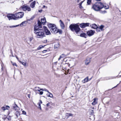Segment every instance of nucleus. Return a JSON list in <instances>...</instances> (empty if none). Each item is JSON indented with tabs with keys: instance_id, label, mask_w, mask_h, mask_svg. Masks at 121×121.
<instances>
[{
	"instance_id": "f257e3e1",
	"label": "nucleus",
	"mask_w": 121,
	"mask_h": 121,
	"mask_svg": "<svg viewBox=\"0 0 121 121\" xmlns=\"http://www.w3.org/2000/svg\"><path fill=\"white\" fill-rule=\"evenodd\" d=\"M69 27L71 31L73 32L75 31L77 34L81 30L79 25L77 24H71L70 25Z\"/></svg>"
},
{
	"instance_id": "f03ea898",
	"label": "nucleus",
	"mask_w": 121,
	"mask_h": 121,
	"mask_svg": "<svg viewBox=\"0 0 121 121\" xmlns=\"http://www.w3.org/2000/svg\"><path fill=\"white\" fill-rule=\"evenodd\" d=\"M34 32L37 35L39 36H43L44 35V30L39 29L38 26H35L34 28Z\"/></svg>"
},
{
	"instance_id": "7ed1b4c3",
	"label": "nucleus",
	"mask_w": 121,
	"mask_h": 121,
	"mask_svg": "<svg viewBox=\"0 0 121 121\" xmlns=\"http://www.w3.org/2000/svg\"><path fill=\"white\" fill-rule=\"evenodd\" d=\"M102 3L100 2H96L93 5L92 8L96 11H98L103 8Z\"/></svg>"
},
{
	"instance_id": "20e7f679",
	"label": "nucleus",
	"mask_w": 121,
	"mask_h": 121,
	"mask_svg": "<svg viewBox=\"0 0 121 121\" xmlns=\"http://www.w3.org/2000/svg\"><path fill=\"white\" fill-rule=\"evenodd\" d=\"M48 27L52 33L54 34L57 33L58 28L56 27L55 24L51 23L48 24Z\"/></svg>"
},
{
	"instance_id": "39448f33",
	"label": "nucleus",
	"mask_w": 121,
	"mask_h": 121,
	"mask_svg": "<svg viewBox=\"0 0 121 121\" xmlns=\"http://www.w3.org/2000/svg\"><path fill=\"white\" fill-rule=\"evenodd\" d=\"M24 15L23 12H20L16 13L15 14V18H21L23 17Z\"/></svg>"
},
{
	"instance_id": "423d86ee",
	"label": "nucleus",
	"mask_w": 121,
	"mask_h": 121,
	"mask_svg": "<svg viewBox=\"0 0 121 121\" xmlns=\"http://www.w3.org/2000/svg\"><path fill=\"white\" fill-rule=\"evenodd\" d=\"M22 8L24 11H25L27 10L29 11H31V9L30 7L26 5H23L22 7Z\"/></svg>"
},
{
	"instance_id": "0eeeda50",
	"label": "nucleus",
	"mask_w": 121,
	"mask_h": 121,
	"mask_svg": "<svg viewBox=\"0 0 121 121\" xmlns=\"http://www.w3.org/2000/svg\"><path fill=\"white\" fill-rule=\"evenodd\" d=\"M43 28L44 29L45 34L47 35H51V33L50 31L48 30L47 27L45 26H43Z\"/></svg>"
},
{
	"instance_id": "6e6552de",
	"label": "nucleus",
	"mask_w": 121,
	"mask_h": 121,
	"mask_svg": "<svg viewBox=\"0 0 121 121\" xmlns=\"http://www.w3.org/2000/svg\"><path fill=\"white\" fill-rule=\"evenodd\" d=\"M95 33L94 30H91L88 31L87 32V34L88 36H90L93 35Z\"/></svg>"
},
{
	"instance_id": "1a4fd4ad",
	"label": "nucleus",
	"mask_w": 121,
	"mask_h": 121,
	"mask_svg": "<svg viewBox=\"0 0 121 121\" xmlns=\"http://www.w3.org/2000/svg\"><path fill=\"white\" fill-rule=\"evenodd\" d=\"M7 17L8 18L9 20H10L12 19H15V14H8L7 15Z\"/></svg>"
},
{
	"instance_id": "9d476101",
	"label": "nucleus",
	"mask_w": 121,
	"mask_h": 121,
	"mask_svg": "<svg viewBox=\"0 0 121 121\" xmlns=\"http://www.w3.org/2000/svg\"><path fill=\"white\" fill-rule=\"evenodd\" d=\"M89 25V23H81L80 25V26L81 28H84L86 26H88Z\"/></svg>"
},
{
	"instance_id": "9b49d317",
	"label": "nucleus",
	"mask_w": 121,
	"mask_h": 121,
	"mask_svg": "<svg viewBox=\"0 0 121 121\" xmlns=\"http://www.w3.org/2000/svg\"><path fill=\"white\" fill-rule=\"evenodd\" d=\"M13 107V108H13L14 110L16 111H18L19 109V108L16 104H14V105Z\"/></svg>"
},
{
	"instance_id": "f8f14e48",
	"label": "nucleus",
	"mask_w": 121,
	"mask_h": 121,
	"mask_svg": "<svg viewBox=\"0 0 121 121\" xmlns=\"http://www.w3.org/2000/svg\"><path fill=\"white\" fill-rule=\"evenodd\" d=\"M59 22H60V26L61 29H64L65 27L64 23L61 20H60Z\"/></svg>"
},
{
	"instance_id": "ddd939ff",
	"label": "nucleus",
	"mask_w": 121,
	"mask_h": 121,
	"mask_svg": "<svg viewBox=\"0 0 121 121\" xmlns=\"http://www.w3.org/2000/svg\"><path fill=\"white\" fill-rule=\"evenodd\" d=\"M10 107L9 106H6V107H2L1 109L3 111H5L6 109L8 110L9 108Z\"/></svg>"
},
{
	"instance_id": "4468645a",
	"label": "nucleus",
	"mask_w": 121,
	"mask_h": 121,
	"mask_svg": "<svg viewBox=\"0 0 121 121\" xmlns=\"http://www.w3.org/2000/svg\"><path fill=\"white\" fill-rule=\"evenodd\" d=\"M38 24L37 25H36L35 26H37L39 27V29L41 28V22L39 21H38Z\"/></svg>"
},
{
	"instance_id": "2eb2a0df",
	"label": "nucleus",
	"mask_w": 121,
	"mask_h": 121,
	"mask_svg": "<svg viewBox=\"0 0 121 121\" xmlns=\"http://www.w3.org/2000/svg\"><path fill=\"white\" fill-rule=\"evenodd\" d=\"M35 1H34L32 3H31L30 5V7L32 8H34L35 7Z\"/></svg>"
},
{
	"instance_id": "dca6fc26",
	"label": "nucleus",
	"mask_w": 121,
	"mask_h": 121,
	"mask_svg": "<svg viewBox=\"0 0 121 121\" xmlns=\"http://www.w3.org/2000/svg\"><path fill=\"white\" fill-rule=\"evenodd\" d=\"M80 36L81 37H83L85 38L87 37V36L86 35V33H84L81 34L80 35Z\"/></svg>"
},
{
	"instance_id": "f3484780",
	"label": "nucleus",
	"mask_w": 121,
	"mask_h": 121,
	"mask_svg": "<svg viewBox=\"0 0 121 121\" xmlns=\"http://www.w3.org/2000/svg\"><path fill=\"white\" fill-rule=\"evenodd\" d=\"M88 77H87L85 78L84 79L82 80V82L85 83V82H86L88 81Z\"/></svg>"
},
{
	"instance_id": "a211bd4d",
	"label": "nucleus",
	"mask_w": 121,
	"mask_h": 121,
	"mask_svg": "<svg viewBox=\"0 0 121 121\" xmlns=\"http://www.w3.org/2000/svg\"><path fill=\"white\" fill-rule=\"evenodd\" d=\"M15 115H16V118H17L18 117V116L20 115V113L18 111H16L15 113Z\"/></svg>"
},
{
	"instance_id": "6ab92c4d",
	"label": "nucleus",
	"mask_w": 121,
	"mask_h": 121,
	"mask_svg": "<svg viewBox=\"0 0 121 121\" xmlns=\"http://www.w3.org/2000/svg\"><path fill=\"white\" fill-rule=\"evenodd\" d=\"M41 21L42 23L43 24H44L46 22V21L45 17L41 19Z\"/></svg>"
},
{
	"instance_id": "aec40b11",
	"label": "nucleus",
	"mask_w": 121,
	"mask_h": 121,
	"mask_svg": "<svg viewBox=\"0 0 121 121\" xmlns=\"http://www.w3.org/2000/svg\"><path fill=\"white\" fill-rule=\"evenodd\" d=\"M104 27V26L103 25H101L100 26H99L98 28L100 29L101 31H103L104 30L103 29Z\"/></svg>"
},
{
	"instance_id": "412c9836",
	"label": "nucleus",
	"mask_w": 121,
	"mask_h": 121,
	"mask_svg": "<svg viewBox=\"0 0 121 121\" xmlns=\"http://www.w3.org/2000/svg\"><path fill=\"white\" fill-rule=\"evenodd\" d=\"M91 27L92 28L94 29H96L98 27L97 25L95 24H93L91 25Z\"/></svg>"
},
{
	"instance_id": "4be33fe9",
	"label": "nucleus",
	"mask_w": 121,
	"mask_h": 121,
	"mask_svg": "<svg viewBox=\"0 0 121 121\" xmlns=\"http://www.w3.org/2000/svg\"><path fill=\"white\" fill-rule=\"evenodd\" d=\"M66 56V55H65V54H62L61 55H60V56L59 58L58 59V60H59L61 58L65 57Z\"/></svg>"
},
{
	"instance_id": "5701e85b",
	"label": "nucleus",
	"mask_w": 121,
	"mask_h": 121,
	"mask_svg": "<svg viewBox=\"0 0 121 121\" xmlns=\"http://www.w3.org/2000/svg\"><path fill=\"white\" fill-rule=\"evenodd\" d=\"M90 59H87L85 62V64L86 65H87L90 63Z\"/></svg>"
},
{
	"instance_id": "b1692460",
	"label": "nucleus",
	"mask_w": 121,
	"mask_h": 121,
	"mask_svg": "<svg viewBox=\"0 0 121 121\" xmlns=\"http://www.w3.org/2000/svg\"><path fill=\"white\" fill-rule=\"evenodd\" d=\"M96 98H94V101L92 103V104L93 105H95L97 103V101H96Z\"/></svg>"
},
{
	"instance_id": "393cba45",
	"label": "nucleus",
	"mask_w": 121,
	"mask_h": 121,
	"mask_svg": "<svg viewBox=\"0 0 121 121\" xmlns=\"http://www.w3.org/2000/svg\"><path fill=\"white\" fill-rule=\"evenodd\" d=\"M94 113V110H92L90 111V114L94 118V115H93V113Z\"/></svg>"
},
{
	"instance_id": "a878e982",
	"label": "nucleus",
	"mask_w": 121,
	"mask_h": 121,
	"mask_svg": "<svg viewBox=\"0 0 121 121\" xmlns=\"http://www.w3.org/2000/svg\"><path fill=\"white\" fill-rule=\"evenodd\" d=\"M19 62L20 63H22L24 66H25L26 65V62H22L20 61H19Z\"/></svg>"
},
{
	"instance_id": "bb28decb",
	"label": "nucleus",
	"mask_w": 121,
	"mask_h": 121,
	"mask_svg": "<svg viewBox=\"0 0 121 121\" xmlns=\"http://www.w3.org/2000/svg\"><path fill=\"white\" fill-rule=\"evenodd\" d=\"M57 30L58 31L57 32V33H58L59 32V34H62V31L60 29H58Z\"/></svg>"
},
{
	"instance_id": "cd10ccee",
	"label": "nucleus",
	"mask_w": 121,
	"mask_h": 121,
	"mask_svg": "<svg viewBox=\"0 0 121 121\" xmlns=\"http://www.w3.org/2000/svg\"><path fill=\"white\" fill-rule=\"evenodd\" d=\"M40 88L39 87H36L34 88V89L35 90L38 91H40Z\"/></svg>"
},
{
	"instance_id": "c85d7f7f",
	"label": "nucleus",
	"mask_w": 121,
	"mask_h": 121,
	"mask_svg": "<svg viewBox=\"0 0 121 121\" xmlns=\"http://www.w3.org/2000/svg\"><path fill=\"white\" fill-rule=\"evenodd\" d=\"M73 114L71 113H67L66 116H73Z\"/></svg>"
},
{
	"instance_id": "c756f323",
	"label": "nucleus",
	"mask_w": 121,
	"mask_h": 121,
	"mask_svg": "<svg viewBox=\"0 0 121 121\" xmlns=\"http://www.w3.org/2000/svg\"><path fill=\"white\" fill-rule=\"evenodd\" d=\"M83 2V1L81 2L79 4V8L81 9H82L83 8V7L82 6V4Z\"/></svg>"
},
{
	"instance_id": "7c9ffc66",
	"label": "nucleus",
	"mask_w": 121,
	"mask_h": 121,
	"mask_svg": "<svg viewBox=\"0 0 121 121\" xmlns=\"http://www.w3.org/2000/svg\"><path fill=\"white\" fill-rule=\"evenodd\" d=\"M48 93H49V95H48V96L50 97L51 98L52 97V96H53L52 94L49 92Z\"/></svg>"
},
{
	"instance_id": "2f4dec72",
	"label": "nucleus",
	"mask_w": 121,
	"mask_h": 121,
	"mask_svg": "<svg viewBox=\"0 0 121 121\" xmlns=\"http://www.w3.org/2000/svg\"><path fill=\"white\" fill-rule=\"evenodd\" d=\"M87 0V4L88 5L90 4L91 2V0Z\"/></svg>"
},
{
	"instance_id": "473e14b6",
	"label": "nucleus",
	"mask_w": 121,
	"mask_h": 121,
	"mask_svg": "<svg viewBox=\"0 0 121 121\" xmlns=\"http://www.w3.org/2000/svg\"><path fill=\"white\" fill-rule=\"evenodd\" d=\"M102 4L103 6V8L104 7L105 9H107L109 8V6H106V5H104L102 3Z\"/></svg>"
},
{
	"instance_id": "72a5a7b5",
	"label": "nucleus",
	"mask_w": 121,
	"mask_h": 121,
	"mask_svg": "<svg viewBox=\"0 0 121 121\" xmlns=\"http://www.w3.org/2000/svg\"><path fill=\"white\" fill-rule=\"evenodd\" d=\"M44 47V46H40L37 49L38 50H39L40 49H41Z\"/></svg>"
},
{
	"instance_id": "f704fd0d",
	"label": "nucleus",
	"mask_w": 121,
	"mask_h": 121,
	"mask_svg": "<svg viewBox=\"0 0 121 121\" xmlns=\"http://www.w3.org/2000/svg\"><path fill=\"white\" fill-rule=\"evenodd\" d=\"M19 25H16V26H10L9 27H10V28H14V27H17L18 26H19Z\"/></svg>"
},
{
	"instance_id": "c9c22d12",
	"label": "nucleus",
	"mask_w": 121,
	"mask_h": 121,
	"mask_svg": "<svg viewBox=\"0 0 121 121\" xmlns=\"http://www.w3.org/2000/svg\"><path fill=\"white\" fill-rule=\"evenodd\" d=\"M59 46V45L58 43H57V44H55L54 45L55 48H58V47L57 46H58V47Z\"/></svg>"
},
{
	"instance_id": "e433bc0d",
	"label": "nucleus",
	"mask_w": 121,
	"mask_h": 121,
	"mask_svg": "<svg viewBox=\"0 0 121 121\" xmlns=\"http://www.w3.org/2000/svg\"><path fill=\"white\" fill-rule=\"evenodd\" d=\"M38 108L40 109V110L41 109V106L40 104V103H38Z\"/></svg>"
},
{
	"instance_id": "4c0bfd02",
	"label": "nucleus",
	"mask_w": 121,
	"mask_h": 121,
	"mask_svg": "<svg viewBox=\"0 0 121 121\" xmlns=\"http://www.w3.org/2000/svg\"><path fill=\"white\" fill-rule=\"evenodd\" d=\"M96 29V31L97 32H100L101 31V30L98 28V27Z\"/></svg>"
},
{
	"instance_id": "58836bf2",
	"label": "nucleus",
	"mask_w": 121,
	"mask_h": 121,
	"mask_svg": "<svg viewBox=\"0 0 121 121\" xmlns=\"http://www.w3.org/2000/svg\"><path fill=\"white\" fill-rule=\"evenodd\" d=\"M22 114H23L26 115V112L24 111H22Z\"/></svg>"
},
{
	"instance_id": "ea45409f",
	"label": "nucleus",
	"mask_w": 121,
	"mask_h": 121,
	"mask_svg": "<svg viewBox=\"0 0 121 121\" xmlns=\"http://www.w3.org/2000/svg\"><path fill=\"white\" fill-rule=\"evenodd\" d=\"M39 94L40 95H42L43 94V91H40Z\"/></svg>"
},
{
	"instance_id": "a19ab883",
	"label": "nucleus",
	"mask_w": 121,
	"mask_h": 121,
	"mask_svg": "<svg viewBox=\"0 0 121 121\" xmlns=\"http://www.w3.org/2000/svg\"><path fill=\"white\" fill-rule=\"evenodd\" d=\"M13 66L15 65V66H16L17 67V65L15 63H13Z\"/></svg>"
},
{
	"instance_id": "79ce46f5",
	"label": "nucleus",
	"mask_w": 121,
	"mask_h": 121,
	"mask_svg": "<svg viewBox=\"0 0 121 121\" xmlns=\"http://www.w3.org/2000/svg\"><path fill=\"white\" fill-rule=\"evenodd\" d=\"M47 51V50H43L42 52H43V53H45Z\"/></svg>"
},
{
	"instance_id": "37998d69",
	"label": "nucleus",
	"mask_w": 121,
	"mask_h": 121,
	"mask_svg": "<svg viewBox=\"0 0 121 121\" xmlns=\"http://www.w3.org/2000/svg\"><path fill=\"white\" fill-rule=\"evenodd\" d=\"M33 39V38H30V42H31V41Z\"/></svg>"
},
{
	"instance_id": "c03bdc74",
	"label": "nucleus",
	"mask_w": 121,
	"mask_h": 121,
	"mask_svg": "<svg viewBox=\"0 0 121 121\" xmlns=\"http://www.w3.org/2000/svg\"><path fill=\"white\" fill-rule=\"evenodd\" d=\"M25 22H23L21 24H20V25H22L23 24H24L25 23Z\"/></svg>"
},
{
	"instance_id": "a18cd8bd",
	"label": "nucleus",
	"mask_w": 121,
	"mask_h": 121,
	"mask_svg": "<svg viewBox=\"0 0 121 121\" xmlns=\"http://www.w3.org/2000/svg\"><path fill=\"white\" fill-rule=\"evenodd\" d=\"M44 91L47 92L48 93L49 92L46 89H45Z\"/></svg>"
},
{
	"instance_id": "49530a36",
	"label": "nucleus",
	"mask_w": 121,
	"mask_h": 121,
	"mask_svg": "<svg viewBox=\"0 0 121 121\" xmlns=\"http://www.w3.org/2000/svg\"><path fill=\"white\" fill-rule=\"evenodd\" d=\"M43 10H39V12L40 13H41L42 12Z\"/></svg>"
},
{
	"instance_id": "de8ad7c7",
	"label": "nucleus",
	"mask_w": 121,
	"mask_h": 121,
	"mask_svg": "<svg viewBox=\"0 0 121 121\" xmlns=\"http://www.w3.org/2000/svg\"><path fill=\"white\" fill-rule=\"evenodd\" d=\"M102 13H106V11H103L102 12Z\"/></svg>"
},
{
	"instance_id": "09e8293b",
	"label": "nucleus",
	"mask_w": 121,
	"mask_h": 121,
	"mask_svg": "<svg viewBox=\"0 0 121 121\" xmlns=\"http://www.w3.org/2000/svg\"><path fill=\"white\" fill-rule=\"evenodd\" d=\"M40 89V91H41V90H42V91H44V90H45V89Z\"/></svg>"
},
{
	"instance_id": "8fccbe9b",
	"label": "nucleus",
	"mask_w": 121,
	"mask_h": 121,
	"mask_svg": "<svg viewBox=\"0 0 121 121\" xmlns=\"http://www.w3.org/2000/svg\"><path fill=\"white\" fill-rule=\"evenodd\" d=\"M39 101H40V103H41V104L42 103V101L41 100H39Z\"/></svg>"
},
{
	"instance_id": "3c124183",
	"label": "nucleus",
	"mask_w": 121,
	"mask_h": 121,
	"mask_svg": "<svg viewBox=\"0 0 121 121\" xmlns=\"http://www.w3.org/2000/svg\"><path fill=\"white\" fill-rule=\"evenodd\" d=\"M90 108H91V109H94V107H90Z\"/></svg>"
},
{
	"instance_id": "603ef678",
	"label": "nucleus",
	"mask_w": 121,
	"mask_h": 121,
	"mask_svg": "<svg viewBox=\"0 0 121 121\" xmlns=\"http://www.w3.org/2000/svg\"><path fill=\"white\" fill-rule=\"evenodd\" d=\"M92 78V77L90 79H88V81H90L91 79Z\"/></svg>"
},
{
	"instance_id": "864d4df0",
	"label": "nucleus",
	"mask_w": 121,
	"mask_h": 121,
	"mask_svg": "<svg viewBox=\"0 0 121 121\" xmlns=\"http://www.w3.org/2000/svg\"><path fill=\"white\" fill-rule=\"evenodd\" d=\"M16 56V58H17V59H18V57L17 56Z\"/></svg>"
},
{
	"instance_id": "5fc2aeb1",
	"label": "nucleus",
	"mask_w": 121,
	"mask_h": 121,
	"mask_svg": "<svg viewBox=\"0 0 121 121\" xmlns=\"http://www.w3.org/2000/svg\"><path fill=\"white\" fill-rule=\"evenodd\" d=\"M49 103H48L47 104V106H49Z\"/></svg>"
},
{
	"instance_id": "6e6d98bb",
	"label": "nucleus",
	"mask_w": 121,
	"mask_h": 121,
	"mask_svg": "<svg viewBox=\"0 0 121 121\" xmlns=\"http://www.w3.org/2000/svg\"><path fill=\"white\" fill-rule=\"evenodd\" d=\"M113 118L114 119H116V118H117V117H113Z\"/></svg>"
},
{
	"instance_id": "4d7b16f0",
	"label": "nucleus",
	"mask_w": 121,
	"mask_h": 121,
	"mask_svg": "<svg viewBox=\"0 0 121 121\" xmlns=\"http://www.w3.org/2000/svg\"><path fill=\"white\" fill-rule=\"evenodd\" d=\"M49 95V93H48L47 94V95L48 96V95Z\"/></svg>"
},
{
	"instance_id": "13d9d810",
	"label": "nucleus",
	"mask_w": 121,
	"mask_h": 121,
	"mask_svg": "<svg viewBox=\"0 0 121 121\" xmlns=\"http://www.w3.org/2000/svg\"><path fill=\"white\" fill-rule=\"evenodd\" d=\"M43 7L44 8L45 7V5H43Z\"/></svg>"
},
{
	"instance_id": "bf43d9fd",
	"label": "nucleus",
	"mask_w": 121,
	"mask_h": 121,
	"mask_svg": "<svg viewBox=\"0 0 121 121\" xmlns=\"http://www.w3.org/2000/svg\"><path fill=\"white\" fill-rule=\"evenodd\" d=\"M77 1L78 2H79V0H78Z\"/></svg>"
},
{
	"instance_id": "052dcab7",
	"label": "nucleus",
	"mask_w": 121,
	"mask_h": 121,
	"mask_svg": "<svg viewBox=\"0 0 121 121\" xmlns=\"http://www.w3.org/2000/svg\"><path fill=\"white\" fill-rule=\"evenodd\" d=\"M116 86H115L114 87H113L112 88H115V87H116Z\"/></svg>"
},
{
	"instance_id": "680f3d73",
	"label": "nucleus",
	"mask_w": 121,
	"mask_h": 121,
	"mask_svg": "<svg viewBox=\"0 0 121 121\" xmlns=\"http://www.w3.org/2000/svg\"><path fill=\"white\" fill-rule=\"evenodd\" d=\"M20 73L21 74H22V73L21 72H20Z\"/></svg>"
},
{
	"instance_id": "e2e57ef3",
	"label": "nucleus",
	"mask_w": 121,
	"mask_h": 121,
	"mask_svg": "<svg viewBox=\"0 0 121 121\" xmlns=\"http://www.w3.org/2000/svg\"><path fill=\"white\" fill-rule=\"evenodd\" d=\"M12 56H13V57H14V56H13V55H12Z\"/></svg>"
},
{
	"instance_id": "0e129e2a",
	"label": "nucleus",
	"mask_w": 121,
	"mask_h": 121,
	"mask_svg": "<svg viewBox=\"0 0 121 121\" xmlns=\"http://www.w3.org/2000/svg\"><path fill=\"white\" fill-rule=\"evenodd\" d=\"M117 115V113H116V115Z\"/></svg>"
},
{
	"instance_id": "69168bd1",
	"label": "nucleus",
	"mask_w": 121,
	"mask_h": 121,
	"mask_svg": "<svg viewBox=\"0 0 121 121\" xmlns=\"http://www.w3.org/2000/svg\"><path fill=\"white\" fill-rule=\"evenodd\" d=\"M46 41H47V40H46Z\"/></svg>"
},
{
	"instance_id": "338daca9",
	"label": "nucleus",
	"mask_w": 121,
	"mask_h": 121,
	"mask_svg": "<svg viewBox=\"0 0 121 121\" xmlns=\"http://www.w3.org/2000/svg\"><path fill=\"white\" fill-rule=\"evenodd\" d=\"M22 120V118H21V120Z\"/></svg>"
},
{
	"instance_id": "774afa93",
	"label": "nucleus",
	"mask_w": 121,
	"mask_h": 121,
	"mask_svg": "<svg viewBox=\"0 0 121 121\" xmlns=\"http://www.w3.org/2000/svg\"><path fill=\"white\" fill-rule=\"evenodd\" d=\"M20 121H21V120H20Z\"/></svg>"
}]
</instances>
